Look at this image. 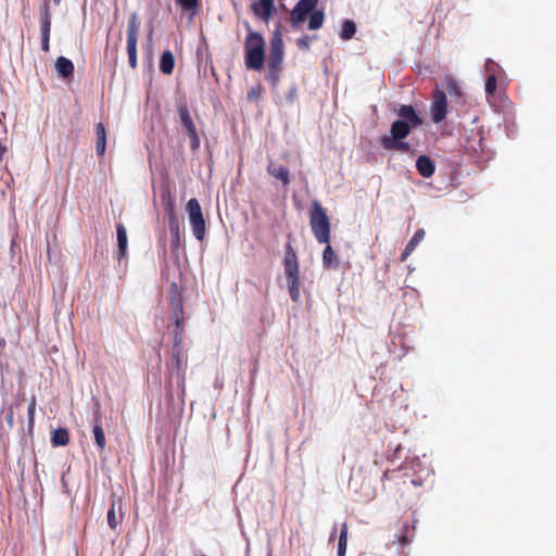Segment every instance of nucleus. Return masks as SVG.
Here are the masks:
<instances>
[{"label": "nucleus", "mask_w": 556, "mask_h": 556, "mask_svg": "<svg viewBox=\"0 0 556 556\" xmlns=\"http://www.w3.org/2000/svg\"><path fill=\"white\" fill-rule=\"evenodd\" d=\"M396 113L401 119H396L392 123L390 135L382 136L380 143L386 150L406 153L410 150V146L403 140L409 135L412 128L421 126L424 121L413 105L403 104L399 108Z\"/></svg>", "instance_id": "f257e3e1"}, {"label": "nucleus", "mask_w": 556, "mask_h": 556, "mask_svg": "<svg viewBox=\"0 0 556 556\" xmlns=\"http://www.w3.org/2000/svg\"><path fill=\"white\" fill-rule=\"evenodd\" d=\"M283 266L290 298L298 303L301 298L300 269L296 253L290 243L286 245Z\"/></svg>", "instance_id": "f03ea898"}, {"label": "nucleus", "mask_w": 556, "mask_h": 556, "mask_svg": "<svg viewBox=\"0 0 556 556\" xmlns=\"http://www.w3.org/2000/svg\"><path fill=\"white\" fill-rule=\"evenodd\" d=\"M309 225L318 243H329L331 225L326 210L318 201H313L309 210Z\"/></svg>", "instance_id": "7ed1b4c3"}, {"label": "nucleus", "mask_w": 556, "mask_h": 556, "mask_svg": "<svg viewBox=\"0 0 556 556\" xmlns=\"http://www.w3.org/2000/svg\"><path fill=\"white\" fill-rule=\"evenodd\" d=\"M283 54V41L281 36L277 34L270 40L266 75V79L273 88H277L280 80Z\"/></svg>", "instance_id": "20e7f679"}, {"label": "nucleus", "mask_w": 556, "mask_h": 556, "mask_svg": "<svg viewBox=\"0 0 556 556\" xmlns=\"http://www.w3.org/2000/svg\"><path fill=\"white\" fill-rule=\"evenodd\" d=\"M265 41L258 33L251 31L245 39V64L249 68L260 71L264 66Z\"/></svg>", "instance_id": "39448f33"}, {"label": "nucleus", "mask_w": 556, "mask_h": 556, "mask_svg": "<svg viewBox=\"0 0 556 556\" xmlns=\"http://www.w3.org/2000/svg\"><path fill=\"white\" fill-rule=\"evenodd\" d=\"M186 211L189 216L193 236L197 240L203 241L206 235V225L199 201L194 198L190 199L187 202Z\"/></svg>", "instance_id": "423d86ee"}, {"label": "nucleus", "mask_w": 556, "mask_h": 556, "mask_svg": "<svg viewBox=\"0 0 556 556\" xmlns=\"http://www.w3.org/2000/svg\"><path fill=\"white\" fill-rule=\"evenodd\" d=\"M139 23L137 13H132L128 21L127 29V53L129 66L135 70L137 67V41H138Z\"/></svg>", "instance_id": "0eeeda50"}, {"label": "nucleus", "mask_w": 556, "mask_h": 556, "mask_svg": "<svg viewBox=\"0 0 556 556\" xmlns=\"http://www.w3.org/2000/svg\"><path fill=\"white\" fill-rule=\"evenodd\" d=\"M179 118L184 130L190 138V148L197 150L200 147V137L198 135L197 127L191 118L189 109L186 104H181L178 108Z\"/></svg>", "instance_id": "6e6552de"}, {"label": "nucleus", "mask_w": 556, "mask_h": 556, "mask_svg": "<svg viewBox=\"0 0 556 556\" xmlns=\"http://www.w3.org/2000/svg\"><path fill=\"white\" fill-rule=\"evenodd\" d=\"M40 33H41V49L43 52L50 50V31H51V12L48 1H43L40 5Z\"/></svg>", "instance_id": "1a4fd4ad"}, {"label": "nucleus", "mask_w": 556, "mask_h": 556, "mask_svg": "<svg viewBox=\"0 0 556 556\" xmlns=\"http://www.w3.org/2000/svg\"><path fill=\"white\" fill-rule=\"evenodd\" d=\"M383 480L392 482L393 484H391L389 489H395L396 492L401 493V496L406 490H409L412 485H416L414 479L405 473H402L400 470H386L383 472Z\"/></svg>", "instance_id": "9d476101"}, {"label": "nucleus", "mask_w": 556, "mask_h": 556, "mask_svg": "<svg viewBox=\"0 0 556 556\" xmlns=\"http://www.w3.org/2000/svg\"><path fill=\"white\" fill-rule=\"evenodd\" d=\"M431 118L434 123L442 122L447 115V99L442 90H434L430 106Z\"/></svg>", "instance_id": "9b49d317"}, {"label": "nucleus", "mask_w": 556, "mask_h": 556, "mask_svg": "<svg viewBox=\"0 0 556 556\" xmlns=\"http://www.w3.org/2000/svg\"><path fill=\"white\" fill-rule=\"evenodd\" d=\"M97 408L93 412V428L92 433L94 443L100 452H103L106 447V439L102 427V416L100 412L99 403L96 404Z\"/></svg>", "instance_id": "f8f14e48"}, {"label": "nucleus", "mask_w": 556, "mask_h": 556, "mask_svg": "<svg viewBox=\"0 0 556 556\" xmlns=\"http://www.w3.org/2000/svg\"><path fill=\"white\" fill-rule=\"evenodd\" d=\"M251 10L256 17L267 22L273 16L275 10L274 0L254 1L251 4Z\"/></svg>", "instance_id": "ddd939ff"}, {"label": "nucleus", "mask_w": 556, "mask_h": 556, "mask_svg": "<svg viewBox=\"0 0 556 556\" xmlns=\"http://www.w3.org/2000/svg\"><path fill=\"white\" fill-rule=\"evenodd\" d=\"M166 212L168 213V227L169 231L173 236V245H177L179 242V222L175 214V206L172 199L168 197L167 204L165 207Z\"/></svg>", "instance_id": "4468645a"}, {"label": "nucleus", "mask_w": 556, "mask_h": 556, "mask_svg": "<svg viewBox=\"0 0 556 556\" xmlns=\"http://www.w3.org/2000/svg\"><path fill=\"white\" fill-rule=\"evenodd\" d=\"M172 291H173V295L170 296L169 304H170V308H172L173 319H174V321L185 319L184 318L182 296H181V293L178 292L176 283H172Z\"/></svg>", "instance_id": "2eb2a0df"}, {"label": "nucleus", "mask_w": 556, "mask_h": 556, "mask_svg": "<svg viewBox=\"0 0 556 556\" xmlns=\"http://www.w3.org/2000/svg\"><path fill=\"white\" fill-rule=\"evenodd\" d=\"M124 514L122 511V503L121 501H116L115 498L111 503V507L108 510V525L111 530L115 531L118 523L123 520Z\"/></svg>", "instance_id": "dca6fc26"}, {"label": "nucleus", "mask_w": 556, "mask_h": 556, "mask_svg": "<svg viewBox=\"0 0 556 556\" xmlns=\"http://www.w3.org/2000/svg\"><path fill=\"white\" fill-rule=\"evenodd\" d=\"M267 173L273 178L281 181L283 186H288L290 184V172L285 165H277L270 161L267 166Z\"/></svg>", "instance_id": "f3484780"}, {"label": "nucleus", "mask_w": 556, "mask_h": 556, "mask_svg": "<svg viewBox=\"0 0 556 556\" xmlns=\"http://www.w3.org/2000/svg\"><path fill=\"white\" fill-rule=\"evenodd\" d=\"M416 168L420 176L430 178L435 172V164L429 156L420 155L416 161Z\"/></svg>", "instance_id": "a211bd4d"}, {"label": "nucleus", "mask_w": 556, "mask_h": 556, "mask_svg": "<svg viewBox=\"0 0 556 556\" xmlns=\"http://www.w3.org/2000/svg\"><path fill=\"white\" fill-rule=\"evenodd\" d=\"M326 248L323 252V266L326 269H337L339 267V260L336 252L329 243H325Z\"/></svg>", "instance_id": "6ab92c4d"}, {"label": "nucleus", "mask_w": 556, "mask_h": 556, "mask_svg": "<svg viewBox=\"0 0 556 556\" xmlns=\"http://www.w3.org/2000/svg\"><path fill=\"white\" fill-rule=\"evenodd\" d=\"M55 70L61 77L68 78L74 74V64L70 59L65 56H59L55 61Z\"/></svg>", "instance_id": "aec40b11"}, {"label": "nucleus", "mask_w": 556, "mask_h": 556, "mask_svg": "<svg viewBox=\"0 0 556 556\" xmlns=\"http://www.w3.org/2000/svg\"><path fill=\"white\" fill-rule=\"evenodd\" d=\"M116 236H117V245H118V260L126 256L128 240L126 228L123 224L116 225Z\"/></svg>", "instance_id": "412c9836"}, {"label": "nucleus", "mask_w": 556, "mask_h": 556, "mask_svg": "<svg viewBox=\"0 0 556 556\" xmlns=\"http://www.w3.org/2000/svg\"><path fill=\"white\" fill-rule=\"evenodd\" d=\"M425 238V230L418 229L412 239L406 244L402 255H401V262H405L406 258L412 254V252L416 249V247L424 240Z\"/></svg>", "instance_id": "4be33fe9"}, {"label": "nucleus", "mask_w": 556, "mask_h": 556, "mask_svg": "<svg viewBox=\"0 0 556 556\" xmlns=\"http://www.w3.org/2000/svg\"><path fill=\"white\" fill-rule=\"evenodd\" d=\"M96 151L99 156H102L106 148V130L104 124L101 122L96 125Z\"/></svg>", "instance_id": "5701e85b"}, {"label": "nucleus", "mask_w": 556, "mask_h": 556, "mask_svg": "<svg viewBox=\"0 0 556 556\" xmlns=\"http://www.w3.org/2000/svg\"><path fill=\"white\" fill-rule=\"evenodd\" d=\"M174 66H175V59H174L172 51L165 50L161 55L160 71L163 74L170 75L174 71Z\"/></svg>", "instance_id": "b1692460"}, {"label": "nucleus", "mask_w": 556, "mask_h": 556, "mask_svg": "<svg viewBox=\"0 0 556 556\" xmlns=\"http://www.w3.org/2000/svg\"><path fill=\"white\" fill-rule=\"evenodd\" d=\"M70 442V434L65 428H58L53 431L51 444L53 446H65Z\"/></svg>", "instance_id": "393cba45"}, {"label": "nucleus", "mask_w": 556, "mask_h": 556, "mask_svg": "<svg viewBox=\"0 0 556 556\" xmlns=\"http://www.w3.org/2000/svg\"><path fill=\"white\" fill-rule=\"evenodd\" d=\"M172 364L177 371L186 366V356L182 346L173 345Z\"/></svg>", "instance_id": "a878e982"}, {"label": "nucleus", "mask_w": 556, "mask_h": 556, "mask_svg": "<svg viewBox=\"0 0 556 556\" xmlns=\"http://www.w3.org/2000/svg\"><path fill=\"white\" fill-rule=\"evenodd\" d=\"M175 329H174V345L182 346L185 339V319L175 320Z\"/></svg>", "instance_id": "bb28decb"}, {"label": "nucleus", "mask_w": 556, "mask_h": 556, "mask_svg": "<svg viewBox=\"0 0 556 556\" xmlns=\"http://www.w3.org/2000/svg\"><path fill=\"white\" fill-rule=\"evenodd\" d=\"M348 525L344 522L341 528L338 542V556H345L348 548Z\"/></svg>", "instance_id": "cd10ccee"}, {"label": "nucleus", "mask_w": 556, "mask_h": 556, "mask_svg": "<svg viewBox=\"0 0 556 556\" xmlns=\"http://www.w3.org/2000/svg\"><path fill=\"white\" fill-rule=\"evenodd\" d=\"M356 33V25L352 20H345L342 24L340 37L343 40H350Z\"/></svg>", "instance_id": "c85d7f7f"}, {"label": "nucleus", "mask_w": 556, "mask_h": 556, "mask_svg": "<svg viewBox=\"0 0 556 556\" xmlns=\"http://www.w3.org/2000/svg\"><path fill=\"white\" fill-rule=\"evenodd\" d=\"M325 14L323 11H313L309 16L308 28L312 30L319 29L323 26Z\"/></svg>", "instance_id": "c756f323"}, {"label": "nucleus", "mask_w": 556, "mask_h": 556, "mask_svg": "<svg viewBox=\"0 0 556 556\" xmlns=\"http://www.w3.org/2000/svg\"><path fill=\"white\" fill-rule=\"evenodd\" d=\"M317 2L318 0H300L295 8L307 15L315 10Z\"/></svg>", "instance_id": "7c9ffc66"}, {"label": "nucleus", "mask_w": 556, "mask_h": 556, "mask_svg": "<svg viewBox=\"0 0 556 556\" xmlns=\"http://www.w3.org/2000/svg\"><path fill=\"white\" fill-rule=\"evenodd\" d=\"M446 89L451 97H455V98L463 97V91L454 78H448L446 80Z\"/></svg>", "instance_id": "2f4dec72"}, {"label": "nucleus", "mask_w": 556, "mask_h": 556, "mask_svg": "<svg viewBox=\"0 0 556 556\" xmlns=\"http://www.w3.org/2000/svg\"><path fill=\"white\" fill-rule=\"evenodd\" d=\"M497 86V77L494 74L488 75L485 81V92L486 94H494Z\"/></svg>", "instance_id": "473e14b6"}, {"label": "nucleus", "mask_w": 556, "mask_h": 556, "mask_svg": "<svg viewBox=\"0 0 556 556\" xmlns=\"http://www.w3.org/2000/svg\"><path fill=\"white\" fill-rule=\"evenodd\" d=\"M485 71H486L488 75L494 74L497 77L498 74L502 72V68L500 67V65L496 62L489 59L485 62Z\"/></svg>", "instance_id": "72a5a7b5"}, {"label": "nucleus", "mask_w": 556, "mask_h": 556, "mask_svg": "<svg viewBox=\"0 0 556 556\" xmlns=\"http://www.w3.org/2000/svg\"><path fill=\"white\" fill-rule=\"evenodd\" d=\"M306 16L303 12H301L300 10H298L295 7L294 9L292 10L291 12V22L293 25H296V24H300V23H303L305 20H306Z\"/></svg>", "instance_id": "f704fd0d"}, {"label": "nucleus", "mask_w": 556, "mask_h": 556, "mask_svg": "<svg viewBox=\"0 0 556 556\" xmlns=\"http://www.w3.org/2000/svg\"><path fill=\"white\" fill-rule=\"evenodd\" d=\"M311 40L312 38L307 35H303L296 40V46L300 50L307 51L311 47Z\"/></svg>", "instance_id": "c9c22d12"}, {"label": "nucleus", "mask_w": 556, "mask_h": 556, "mask_svg": "<svg viewBox=\"0 0 556 556\" xmlns=\"http://www.w3.org/2000/svg\"><path fill=\"white\" fill-rule=\"evenodd\" d=\"M176 3L179 4L184 10H194L198 7V0H176Z\"/></svg>", "instance_id": "e433bc0d"}, {"label": "nucleus", "mask_w": 556, "mask_h": 556, "mask_svg": "<svg viewBox=\"0 0 556 556\" xmlns=\"http://www.w3.org/2000/svg\"><path fill=\"white\" fill-rule=\"evenodd\" d=\"M35 408H36V401H35V399H33L31 402L28 405V415H29L30 418H33V415L35 413Z\"/></svg>", "instance_id": "4c0bfd02"}, {"label": "nucleus", "mask_w": 556, "mask_h": 556, "mask_svg": "<svg viewBox=\"0 0 556 556\" xmlns=\"http://www.w3.org/2000/svg\"><path fill=\"white\" fill-rule=\"evenodd\" d=\"M8 421L10 425L13 424V412L12 410L8 414Z\"/></svg>", "instance_id": "58836bf2"}, {"label": "nucleus", "mask_w": 556, "mask_h": 556, "mask_svg": "<svg viewBox=\"0 0 556 556\" xmlns=\"http://www.w3.org/2000/svg\"><path fill=\"white\" fill-rule=\"evenodd\" d=\"M254 96H256V92H255V90L253 89V90L249 93V98H252V97H254Z\"/></svg>", "instance_id": "ea45409f"}, {"label": "nucleus", "mask_w": 556, "mask_h": 556, "mask_svg": "<svg viewBox=\"0 0 556 556\" xmlns=\"http://www.w3.org/2000/svg\"><path fill=\"white\" fill-rule=\"evenodd\" d=\"M62 0H53L55 5H59Z\"/></svg>", "instance_id": "a19ab883"}, {"label": "nucleus", "mask_w": 556, "mask_h": 556, "mask_svg": "<svg viewBox=\"0 0 556 556\" xmlns=\"http://www.w3.org/2000/svg\"><path fill=\"white\" fill-rule=\"evenodd\" d=\"M268 556H273L271 554H269Z\"/></svg>", "instance_id": "79ce46f5"}]
</instances>
